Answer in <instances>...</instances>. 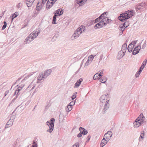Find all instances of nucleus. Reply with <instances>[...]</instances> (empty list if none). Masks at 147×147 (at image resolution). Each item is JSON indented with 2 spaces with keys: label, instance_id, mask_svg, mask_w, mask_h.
Wrapping results in <instances>:
<instances>
[{
  "label": "nucleus",
  "instance_id": "obj_22",
  "mask_svg": "<svg viewBox=\"0 0 147 147\" xmlns=\"http://www.w3.org/2000/svg\"><path fill=\"white\" fill-rule=\"evenodd\" d=\"M127 49V44L126 43H125L123 44L122 45L121 48V51L125 53Z\"/></svg>",
  "mask_w": 147,
  "mask_h": 147
},
{
  "label": "nucleus",
  "instance_id": "obj_35",
  "mask_svg": "<svg viewBox=\"0 0 147 147\" xmlns=\"http://www.w3.org/2000/svg\"><path fill=\"white\" fill-rule=\"evenodd\" d=\"M72 107L68 105L67 106V108L66 109V111L67 112H69L72 110Z\"/></svg>",
  "mask_w": 147,
  "mask_h": 147
},
{
  "label": "nucleus",
  "instance_id": "obj_7",
  "mask_svg": "<svg viewBox=\"0 0 147 147\" xmlns=\"http://www.w3.org/2000/svg\"><path fill=\"white\" fill-rule=\"evenodd\" d=\"M139 119L137 118L134 123V127L135 128H137L140 126L141 125V123L140 122Z\"/></svg>",
  "mask_w": 147,
  "mask_h": 147
},
{
  "label": "nucleus",
  "instance_id": "obj_52",
  "mask_svg": "<svg viewBox=\"0 0 147 147\" xmlns=\"http://www.w3.org/2000/svg\"><path fill=\"white\" fill-rule=\"evenodd\" d=\"M91 138V136L90 135H89L86 138V142H89Z\"/></svg>",
  "mask_w": 147,
  "mask_h": 147
},
{
  "label": "nucleus",
  "instance_id": "obj_18",
  "mask_svg": "<svg viewBox=\"0 0 147 147\" xmlns=\"http://www.w3.org/2000/svg\"><path fill=\"white\" fill-rule=\"evenodd\" d=\"M87 0H76V3L79 4L80 6H82L85 4Z\"/></svg>",
  "mask_w": 147,
  "mask_h": 147
},
{
  "label": "nucleus",
  "instance_id": "obj_26",
  "mask_svg": "<svg viewBox=\"0 0 147 147\" xmlns=\"http://www.w3.org/2000/svg\"><path fill=\"white\" fill-rule=\"evenodd\" d=\"M109 141L107 139L106 140L104 141H101L100 143V146L102 147H103L106 144H107Z\"/></svg>",
  "mask_w": 147,
  "mask_h": 147
},
{
  "label": "nucleus",
  "instance_id": "obj_5",
  "mask_svg": "<svg viewBox=\"0 0 147 147\" xmlns=\"http://www.w3.org/2000/svg\"><path fill=\"white\" fill-rule=\"evenodd\" d=\"M112 135V133L111 131H108L104 135V137L106 138L108 141H109L111 138Z\"/></svg>",
  "mask_w": 147,
  "mask_h": 147
},
{
  "label": "nucleus",
  "instance_id": "obj_21",
  "mask_svg": "<svg viewBox=\"0 0 147 147\" xmlns=\"http://www.w3.org/2000/svg\"><path fill=\"white\" fill-rule=\"evenodd\" d=\"M134 47V45L133 46L131 45V44H129L127 48V50L130 53L132 51Z\"/></svg>",
  "mask_w": 147,
  "mask_h": 147
},
{
  "label": "nucleus",
  "instance_id": "obj_38",
  "mask_svg": "<svg viewBox=\"0 0 147 147\" xmlns=\"http://www.w3.org/2000/svg\"><path fill=\"white\" fill-rule=\"evenodd\" d=\"M39 3L38 2L37 3V6L36 7V9L37 11H39L41 9L39 5Z\"/></svg>",
  "mask_w": 147,
  "mask_h": 147
},
{
  "label": "nucleus",
  "instance_id": "obj_9",
  "mask_svg": "<svg viewBox=\"0 0 147 147\" xmlns=\"http://www.w3.org/2000/svg\"><path fill=\"white\" fill-rule=\"evenodd\" d=\"M55 2L53 1H51L50 0H48L47 3V6L46 8L47 9H50L51 7L53 4L55 3Z\"/></svg>",
  "mask_w": 147,
  "mask_h": 147
},
{
  "label": "nucleus",
  "instance_id": "obj_54",
  "mask_svg": "<svg viewBox=\"0 0 147 147\" xmlns=\"http://www.w3.org/2000/svg\"><path fill=\"white\" fill-rule=\"evenodd\" d=\"M75 102H70L69 104V105L72 107L75 104Z\"/></svg>",
  "mask_w": 147,
  "mask_h": 147
},
{
  "label": "nucleus",
  "instance_id": "obj_36",
  "mask_svg": "<svg viewBox=\"0 0 147 147\" xmlns=\"http://www.w3.org/2000/svg\"><path fill=\"white\" fill-rule=\"evenodd\" d=\"M3 23L4 25L2 28V30L5 29L6 28L7 25L6 22L5 21H4Z\"/></svg>",
  "mask_w": 147,
  "mask_h": 147
},
{
  "label": "nucleus",
  "instance_id": "obj_53",
  "mask_svg": "<svg viewBox=\"0 0 147 147\" xmlns=\"http://www.w3.org/2000/svg\"><path fill=\"white\" fill-rule=\"evenodd\" d=\"M60 9V11H59V16L61 15L62 14H63V11L62 10V9Z\"/></svg>",
  "mask_w": 147,
  "mask_h": 147
},
{
  "label": "nucleus",
  "instance_id": "obj_20",
  "mask_svg": "<svg viewBox=\"0 0 147 147\" xmlns=\"http://www.w3.org/2000/svg\"><path fill=\"white\" fill-rule=\"evenodd\" d=\"M125 53L122 51H120L118 53V54L117 55V57H118L119 59H120L125 55Z\"/></svg>",
  "mask_w": 147,
  "mask_h": 147
},
{
  "label": "nucleus",
  "instance_id": "obj_12",
  "mask_svg": "<svg viewBox=\"0 0 147 147\" xmlns=\"http://www.w3.org/2000/svg\"><path fill=\"white\" fill-rule=\"evenodd\" d=\"M126 14H127V16H128V18H129L130 17H132L133 16L134 13V11L133 10H128L127 11L125 12ZM128 18V17H127Z\"/></svg>",
  "mask_w": 147,
  "mask_h": 147
},
{
  "label": "nucleus",
  "instance_id": "obj_10",
  "mask_svg": "<svg viewBox=\"0 0 147 147\" xmlns=\"http://www.w3.org/2000/svg\"><path fill=\"white\" fill-rule=\"evenodd\" d=\"M32 84H31L24 91V92L23 93V94H24L26 91H27L26 93L27 92H30V91L33 89L35 87V86L34 85L32 88L31 89H30V88L32 86Z\"/></svg>",
  "mask_w": 147,
  "mask_h": 147
},
{
  "label": "nucleus",
  "instance_id": "obj_29",
  "mask_svg": "<svg viewBox=\"0 0 147 147\" xmlns=\"http://www.w3.org/2000/svg\"><path fill=\"white\" fill-rule=\"evenodd\" d=\"M20 89H17L16 90L14 93V95H18L19 96L20 94Z\"/></svg>",
  "mask_w": 147,
  "mask_h": 147
},
{
  "label": "nucleus",
  "instance_id": "obj_39",
  "mask_svg": "<svg viewBox=\"0 0 147 147\" xmlns=\"http://www.w3.org/2000/svg\"><path fill=\"white\" fill-rule=\"evenodd\" d=\"M107 13L108 12H105L102 14H101L99 17H100V18L101 19H102V17H105V15H106V16Z\"/></svg>",
  "mask_w": 147,
  "mask_h": 147
},
{
  "label": "nucleus",
  "instance_id": "obj_46",
  "mask_svg": "<svg viewBox=\"0 0 147 147\" xmlns=\"http://www.w3.org/2000/svg\"><path fill=\"white\" fill-rule=\"evenodd\" d=\"M60 11V9H59L57 10L55 12H54V13L55 15H57V16H59V11Z\"/></svg>",
  "mask_w": 147,
  "mask_h": 147
},
{
  "label": "nucleus",
  "instance_id": "obj_63",
  "mask_svg": "<svg viewBox=\"0 0 147 147\" xmlns=\"http://www.w3.org/2000/svg\"><path fill=\"white\" fill-rule=\"evenodd\" d=\"M21 79V78H18L16 81L15 83V84H16V82H18V81H19V80H20V79Z\"/></svg>",
  "mask_w": 147,
  "mask_h": 147
},
{
  "label": "nucleus",
  "instance_id": "obj_13",
  "mask_svg": "<svg viewBox=\"0 0 147 147\" xmlns=\"http://www.w3.org/2000/svg\"><path fill=\"white\" fill-rule=\"evenodd\" d=\"M104 26L102 24V22L100 21L98 23L96 24L94 26V28L95 29L98 28H100L103 27Z\"/></svg>",
  "mask_w": 147,
  "mask_h": 147
},
{
  "label": "nucleus",
  "instance_id": "obj_41",
  "mask_svg": "<svg viewBox=\"0 0 147 147\" xmlns=\"http://www.w3.org/2000/svg\"><path fill=\"white\" fill-rule=\"evenodd\" d=\"M24 86L25 85L24 84H22L19 86L17 88V89H20V90L21 91L22 89L24 87Z\"/></svg>",
  "mask_w": 147,
  "mask_h": 147
},
{
  "label": "nucleus",
  "instance_id": "obj_11",
  "mask_svg": "<svg viewBox=\"0 0 147 147\" xmlns=\"http://www.w3.org/2000/svg\"><path fill=\"white\" fill-rule=\"evenodd\" d=\"M46 78L42 72L40 73L37 77V80L38 81H41L43 79Z\"/></svg>",
  "mask_w": 147,
  "mask_h": 147
},
{
  "label": "nucleus",
  "instance_id": "obj_33",
  "mask_svg": "<svg viewBox=\"0 0 147 147\" xmlns=\"http://www.w3.org/2000/svg\"><path fill=\"white\" fill-rule=\"evenodd\" d=\"M12 15V20L13 18H15L18 15V13L15 12L14 14H13Z\"/></svg>",
  "mask_w": 147,
  "mask_h": 147
},
{
  "label": "nucleus",
  "instance_id": "obj_60",
  "mask_svg": "<svg viewBox=\"0 0 147 147\" xmlns=\"http://www.w3.org/2000/svg\"><path fill=\"white\" fill-rule=\"evenodd\" d=\"M106 19L107 20V21L108 22V23L110 22L111 20L108 19L107 17H106Z\"/></svg>",
  "mask_w": 147,
  "mask_h": 147
},
{
  "label": "nucleus",
  "instance_id": "obj_27",
  "mask_svg": "<svg viewBox=\"0 0 147 147\" xmlns=\"http://www.w3.org/2000/svg\"><path fill=\"white\" fill-rule=\"evenodd\" d=\"M100 82L102 83H105L107 81V78L105 76L101 78H100Z\"/></svg>",
  "mask_w": 147,
  "mask_h": 147
},
{
  "label": "nucleus",
  "instance_id": "obj_1",
  "mask_svg": "<svg viewBox=\"0 0 147 147\" xmlns=\"http://www.w3.org/2000/svg\"><path fill=\"white\" fill-rule=\"evenodd\" d=\"M85 29V27L82 26L77 29L71 37L72 39H76L78 38L82 32L84 31Z\"/></svg>",
  "mask_w": 147,
  "mask_h": 147
},
{
  "label": "nucleus",
  "instance_id": "obj_19",
  "mask_svg": "<svg viewBox=\"0 0 147 147\" xmlns=\"http://www.w3.org/2000/svg\"><path fill=\"white\" fill-rule=\"evenodd\" d=\"M33 0H26V4L28 7H30L32 6L33 3L34 2Z\"/></svg>",
  "mask_w": 147,
  "mask_h": 147
},
{
  "label": "nucleus",
  "instance_id": "obj_17",
  "mask_svg": "<svg viewBox=\"0 0 147 147\" xmlns=\"http://www.w3.org/2000/svg\"><path fill=\"white\" fill-rule=\"evenodd\" d=\"M51 72L52 70L51 69L47 70L44 71V74L46 78L51 74Z\"/></svg>",
  "mask_w": 147,
  "mask_h": 147
},
{
  "label": "nucleus",
  "instance_id": "obj_30",
  "mask_svg": "<svg viewBox=\"0 0 147 147\" xmlns=\"http://www.w3.org/2000/svg\"><path fill=\"white\" fill-rule=\"evenodd\" d=\"M57 16V15L54 14L53 18L52 23L54 24H56L57 23L56 22V20Z\"/></svg>",
  "mask_w": 147,
  "mask_h": 147
},
{
  "label": "nucleus",
  "instance_id": "obj_58",
  "mask_svg": "<svg viewBox=\"0 0 147 147\" xmlns=\"http://www.w3.org/2000/svg\"><path fill=\"white\" fill-rule=\"evenodd\" d=\"M9 90H8L6 91L4 93V94H5L4 96L5 97V96L9 93Z\"/></svg>",
  "mask_w": 147,
  "mask_h": 147
},
{
  "label": "nucleus",
  "instance_id": "obj_24",
  "mask_svg": "<svg viewBox=\"0 0 147 147\" xmlns=\"http://www.w3.org/2000/svg\"><path fill=\"white\" fill-rule=\"evenodd\" d=\"M13 119L10 118L9 120L8 121L7 123L8 125H9L10 126H12L13 123Z\"/></svg>",
  "mask_w": 147,
  "mask_h": 147
},
{
  "label": "nucleus",
  "instance_id": "obj_50",
  "mask_svg": "<svg viewBox=\"0 0 147 147\" xmlns=\"http://www.w3.org/2000/svg\"><path fill=\"white\" fill-rule=\"evenodd\" d=\"M91 61H90V60H89L88 59L87 61L85 63V65H88L90 64V63H91Z\"/></svg>",
  "mask_w": 147,
  "mask_h": 147
},
{
  "label": "nucleus",
  "instance_id": "obj_8",
  "mask_svg": "<svg viewBox=\"0 0 147 147\" xmlns=\"http://www.w3.org/2000/svg\"><path fill=\"white\" fill-rule=\"evenodd\" d=\"M34 39L32 38L31 35L30 34L26 38L24 42L26 44H29Z\"/></svg>",
  "mask_w": 147,
  "mask_h": 147
},
{
  "label": "nucleus",
  "instance_id": "obj_56",
  "mask_svg": "<svg viewBox=\"0 0 147 147\" xmlns=\"http://www.w3.org/2000/svg\"><path fill=\"white\" fill-rule=\"evenodd\" d=\"M146 41L145 40L144 43L143 44V45H142V49H144L145 48V47H146Z\"/></svg>",
  "mask_w": 147,
  "mask_h": 147
},
{
  "label": "nucleus",
  "instance_id": "obj_62",
  "mask_svg": "<svg viewBox=\"0 0 147 147\" xmlns=\"http://www.w3.org/2000/svg\"><path fill=\"white\" fill-rule=\"evenodd\" d=\"M11 126H9V125H7V123L6 125L5 126V128L6 129L8 128L9 127H10Z\"/></svg>",
  "mask_w": 147,
  "mask_h": 147
},
{
  "label": "nucleus",
  "instance_id": "obj_44",
  "mask_svg": "<svg viewBox=\"0 0 147 147\" xmlns=\"http://www.w3.org/2000/svg\"><path fill=\"white\" fill-rule=\"evenodd\" d=\"M79 144L78 142L76 143L71 147H79Z\"/></svg>",
  "mask_w": 147,
  "mask_h": 147
},
{
  "label": "nucleus",
  "instance_id": "obj_40",
  "mask_svg": "<svg viewBox=\"0 0 147 147\" xmlns=\"http://www.w3.org/2000/svg\"><path fill=\"white\" fill-rule=\"evenodd\" d=\"M77 93V92H76L73 94L71 96V99L72 100H74L76 97V94Z\"/></svg>",
  "mask_w": 147,
  "mask_h": 147
},
{
  "label": "nucleus",
  "instance_id": "obj_55",
  "mask_svg": "<svg viewBox=\"0 0 147 147\" xmlns=\"http://www.w3.org/2000/svg\"><path fill=\"white\" fill-rule=\"evenodd\" d=\"M144 66H141V67H140V68L139 69V70L138 71H139V72H141L142 71V70L144 68Z\"/></svg>",
  "mask_w": 147,
  "mask_h": 147
},
{
  "label": "nucleus",
  "instance_id": "obj_2",
  "mask_svg": "<svg viewBox=\"0 0 147 147\" xmlns=\"http://www.w3.org/2000/svg\"><path fill=\"white\" fill-rule=\"evenodd\" d=\"M127 14H126L125 12L120 14V16L119 17V20L121 22H124L127 19H129L127 16ZM129 17L128 16V17Z\"/></svg>",
  "mask_w": 147,
  "mask_h": 147
},
{
  "label": "nucleus",
  "instance_id": "obj_64",
  "mask_svg": "<svg viewBox=\"0 0 147 147\" xmlns=\"http://www.w3.org/2000/svg\"><path fill=\"white\" fill-rule=\"evenodd\" d=\"M50 123V122L49 121H47L46 122V124L48 125L49 126V124Z\"/></svg>",
  "mask_w": 147,
  "mask_h": 147
},
{
  "label": "nucleus",
  "instance_id": "obj_28",
  "mask_svg": "<svg viewBox=\"0 0 147 147\" xmlns=\"http://www.w3.org/2000/svg\"><path fill=\"white\" fill-rule=\"evenodd\" d=\"M106 98L105 97V95L102 96L100 98V102L103 103L105 102V100Z\"/></svg>",
  "mask_w": 147,
  "mask_h": 147
},
{
  "label": "nucleus",
  "instance_id": "obj_14",
  "mask_svg": "<svg viewBox=\"0 0 147 147\" xmlns=\"http://www.w3.org/2000/svg\"><path fill=\"white\" fill-rule=\"evenodd\" d=\"M83 79L82 78H80L78 80L75 84L74 88H77L80 85L82 82L83 81Z\"/></svg>",
  "mask_w": 147,
  "mask_h": 147
},
{
  "label": "nucleus",
  "instance_id": "obj_43",
  "mask_svg": "<svg viewBox=\"0 0 147 147\" xmlns=\"http://www.w3.org/2000/svg\"><path fill=\"white\" fill-rule=\"evenodd\" d=\"M147 62V59H145L143 61L142 65L141 66H144V67H145V66L146 65V63Z\"/></svg>",
  "mask_w": 147,
  "mask_h": 147
},
{
  "label": "nucleus",
  "instance_id": "obj_59",
  "mask_svg": "<svg viewBox=\"0 0 147 147\" xmlns=\"http://www.w3.org/2000/svg\"><path fill=\"white\" fill-rule=\"evenodd\" d=\"M82 134L80 132V133L78 135L77 137L78 138H80L82 136Z\"/></svg>",
  "mask_w": 147,
  "mask_h": 147
},
{
  "label": "nucleus",
  "instance_id": "obj_16",
  "mask_svg": "<svg viewBox=\"0 0 147 147\" xmlns=\"http://www.w3.org/2000/svg\"><path fill=\"white\" fill-rule=\"evenodd\" d=\"M49 125V129L47 130V131L49 133H51L54 128V125L53 123H51V125L50 124Z\"/></svg>",
  "mask_w": 147,
  "mask_h": 147
},
{
  "label": "nucleus",
  "instance_id": "obj_47",
  "mask_svg": "<svg viewBox=\"0 0 147 147\" xmlns=\"http://www.w3.org/2000/svg\"><path fill=\"white\" fill-rule=\"evenodd\" d=\"M101 18H100V17H99L98 18L96 19L95 20V23H96L97 22H98L100 21V19Z\"/></svg>",
  "mask_w": 147,
  "mask_h": 147
},
{
  "label": "nucleus",
  "instance_id": "obj_32",
  "mask_svg": "<svg viewBox=\"0 0 147 147\" xmlns=\"http://www.w3.org/2000/svg\"><path fill=\"white\" fill-rule=\"evenodd\" d=\"M126 22H125L123 24V25L122 26H121V27H120V28H121V30H122V33L123 31L124 30V27L125 28L127 27L128 26V25H127L126 26H125V25L126 24Z\"/></svg>",
  "mask_w": 147,
  "mask_h": 147
},
{
  "label": "nucleus",
  "instance_id": "obj_34",
  "mask_svg": "<svg viewBox=\"0 0 147 147\" xmlns=\"http://www.w3.org/2000/svg\"><path fill=\"white\" fill-rule=\"evenodd\" d=\"M37 142L33 140L32 142V147H37Z\"/></svg>",
  "mask_w": 147,
  "mask_h": 147
},
{
  "label": "nucleus",
  "instance_id": "obj_23",
  "mask_svg": "<svg viewBox=\"0 0 147 147\" xmlns=\"http://www.w3.org/2000/svg\"><path fill=\"white\" fill-rule=\"evenodd\" d=\"M100 21L101 22H102V24L104 26L106 25L108 23V22L107 21V19H106V18H103L101 21Z\"/></svg>",
  "mask_w": 147,
  "mask_h": 147
},
{
  "label": "nucleus",
  "instance_id": "obj_37",
  "mask_svg": "<svg viewBox=\"0 0 147 147\" xmlns=\"http://www.w3.org/2000/svg\"><path fill=\"white\" fill-rule=\"evenodd\" d=\"M98 77V74H95L94 75V77H93L94 80H96L97 79H100V77Z\"/></svg>",
  "mask_w": 147,
  "mask_h": 147
},
{
  "label": "nucleus",
  "instance_id": "obj_4",
  "mask_svg": "<svg viewBox=\"0 0 147 147\" xmlns=\"http://www.w3.org/2000/svg\"><path fill=\"white\" fill-rule=\"evenodd\" d=\"M40 32V30H36L32 32L30 34L31 35L32 38L34 39L38 36Z\"/></svg>",
  "mask_w": 147,
  "mask_h": 147
},
{
  "label": "nucleus",
  "instance_id": "obj_31",
  "mask_svg": "<svg viewBox=\"0 0 147 147\" xmlns=\"http://www.w3.org/2000/svg\"><path fill=\"white\" fill-rule=\"evenodd\" d=\"M137 118H138L140 120H141L144 119H145V117L143 115L142 113H141L139 116Z\"/></svg>",
  "mask_w": 147,
  "mask_h": 147
},
{
  "label": "nucleus",
  "instance_id": "obj_48",
  "mask_svg": "<svg viewBox=\"0 0 147 147\" xmlns=\"http://www.w3.org/2000/svg\"><path fill=\"white\" fill-rule=\"evenodd\" d=\"M140 122L141 123V124H143L144 123H145L146 122V121L145 120V119H144L141 120H140Z\"/></svg>",
  "mask_w": 147,
  "mask_h": 147
},
{
  "label": "nucleus",
  "instance_id": "obj_25",
  "mask_svg": "<svg viewBox=\"0 0 147 147\" xmlns=\"http://www.w3.org/2000/svg\"><path fill=\"white\" fill-rule=\"evenodd\" d=\"M144 136V131H143L141 133L140 135V136L139 141V142L142 141V139H143Z\"/></svg>",
  "mask_w": 147,
  "mask_h": 147
},
{
  "label": "nucleus",
  "instance_id": "obj_42",
  "mask_svg": "<svg viewBox=\"0 0 147 147\" xmlns=\"http://www.w3.org/2000/svg\"><path fill=\"white\" fill-rule=\"evenodd\" d=\"M55 121V119L54 118H51V120L50 121V122H50V125H51V123H53V125H54Z\"/></svg>",
  "mask_w": 147,
  "mask_h": 147
},
{
  "label": "nucleus",
  "instance_id": "obj_45",
  "mask_svg": "<svg viewBox=\"0 0 147 147\" xmlns=\"http://www.w3.org/2000/svg\"><path fill=\"white\" fill-rule=\"evenodd\" d=\"M137 41V40H135L134 41H132L130 44H131V45L133 46H134V45L135 46V45L136 44Z\"/></svg>",
  "mask_w": 147,
  "mask_h": 147
},
{
  "label": "nucleus",
  "instance_id": "obj_61",
  "mask_svg": "<svg viewBox=\"0 0 147 147\" xmlns=\"http://www.w3.org/2000/svg\"><path fill=\"white\" fill-rule=\"evenodd\" d=\"M93 57L92 58L91 57H89L88 58V60H90V61H91L93 60Z\"/></svg>",
  "mask_w": 147,
  "mask_h": 147
},
{
  "label": "nucleus",
  "instance_id": "obj_3",
  "mask_svg": "<svg viewBox=\"0 0 147 147\" xmlns=\"http://www.w3.org/2000/svg\"><path fill=\"white\" fill-rule=\"evenodd\" d=\"M109 100H108L106 101L104 107L102 111L103 114H104L109 109Z\"/></svg>",
  "mask_w": 147,
  "mask_h": 147
},
{
  "label": "nucleus",
  "instance_id": "obj_15",
  "mask_svg": "<svg viewBox=\"0 0 147 147\" xmlns=\"http://www.w3.org/2000/svg\"><path fill=\"white\" fill-rule=\"evenodd\" d=\"M79 130L80 132L84 135H85L88 133L87 130H86L84 128L80 127L79 128Z\"/></svg>",
  "mask_w": 147,
  "mask_h": 147
},
{
  "label": "nucleus",
  "instance_id": "obj_49",
  "mask_svg": "<svg viewBox=\"0 0 147 147\" xmlns=\"http://www.w3.org/2000/svg\"><path fill=\"white\" fill-rule=\"evenodd\" d=\"M16 96L12 99L11 101V102H13L16 100V99L18 98V95H16Z\"/></svg>",
  "mask_w": 147,
  "mask_h": 147
},
{
  "label": "nucleus",
  "instance_id": "obj_57",
  "mask_svg": "<svg viewBox=\"0 0 147 147\" xmlns=\"http://www.w3.org/2000/svg\"><path fill=\"white\" fill-rule=\"evenodd\" d=\"M47 0H42V5H43L45 3L46 1Z\"/></svg>",
  "mask_w": 147,
  "mask_h": 147
},
{
  "label": "nucleus",
  "instance_id": "obj_6",
  "mask_svg": "<svg viewBox=\"0 0 147 147\" xmlns=\"http://www.w3.org/2000/svg\"><path fill=\"white\" fill-rule=\"evenodd\" d=\"M141 49V46L140 45L137 46V47H135L132 52V54L133 55H136L138 54L140 50Z\"/></svg>",
  "mask_w": 147,
  "mask_h": 147
},
{
  "label": "nucleus",
  "instance_id": "obj_51",
  "mask_svg": "<svg viewBox=\"0 0 147 147\" xmlns=\"http://www.w3.org/2000/svg\"><path fill=\"white\" fill-rule=\"evenodd\" d=\"M141 72H139V71H138L136 74L135 75V76L136 78L138 77L140 75Z\"/></svg>",
  "mask_w": 147,
  "mask_h": 147
}]
</instances>
